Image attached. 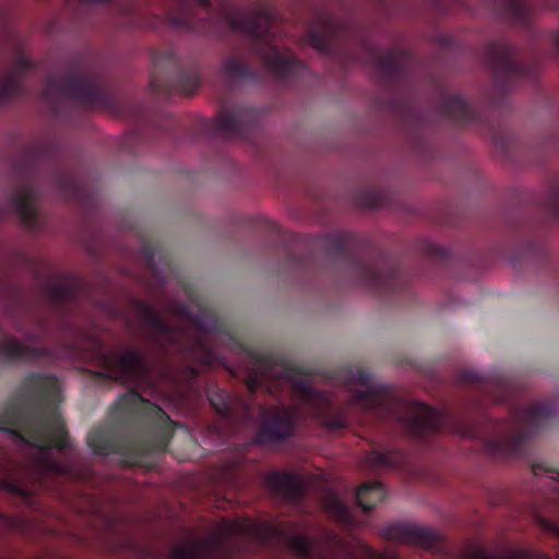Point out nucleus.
Segmentation results:
<instances>
[{
    "instance_id": "nucleus-1",
    "label": "nucleus",
    "mask_w": 559,
    "mask_h": 559,
    "mask_svg": "<svg viewBox=\"0 0 559 559\" xmlns=\"http://www.w3.org/2000/svg\"><path fill=\"white\" fill-rule=\"evenodd\" d=\"M60 383L56 376L28 372L14 395L0 411V430L23 444L41 452V466L56 477L72 478L76 473L72 464L50 456L52 449L72 453L64 420L58 413Z\"/></svg>"
},
{
    "instance_id": "nucleus-2",
    "label": "nucleus",
    "mask_w": 559,
    "mask_h": 559,
    "mask_svg": "<svg viewBox=\"0 0 559 559\" xmlns=\"http://www.w3.org/2000/svg\"><path fill=\"white\" fill-rule=\"evenodd\" d=\"M177 428L187 430L132 388L117 399L111 420L91 429L86 442L97 455L118 454L126 464L142 465L148 455L167 451Z\"/></svg>"
},
{
    "instance_id": "nucleus-3",
    "label": "nucleus",
    "mask_w": 559,
    "mask_h": 559,
    "mask_svg": "<svg viewBox=\"0 0 559 559\" xmlns=\"http://www.w3.org/2000/svg\"><path fill=\"white\" fill-rule=\"evenodd\" d=\"M347 380L365 386L354 390L352 403L379 421L395 425L408 437L425 440L429 436L450 431L465 439H478L481 436L478 423L457 418L448 411H440L420 401L409 402L389 384L371 382V376L364 367H350Z\"/></svg>"
},
{
    "instance_id": "nucleus-4",
    "label": "nucleus",
    "mask_w": 559,
    "mask_h": 559,
    "mask_svg": "<svg viewBox=\"0 0 559 559\" xmlns=\"http://www.w3.org/2000/svg\"><path fill=\"white\" fill-rule=\"evenodd\" d=\"M132 308L140 328L162 355H179L204 366H211L216 360L211 338L213 333H225V325L213 311L199 306V313L192 317L188 306L178 307V312L191 323L190 329L168 323L148 301L133 299Z\"/></svg>"
},
{
    "instance_id": "nucleus-5",
    "label": "nucleus",
    "mask_w": 559,
    "mask_h": 559,
    "mask_svg": "<svg viewBox=\"0 0 559 559\" xmlns=\"http://www.w3.org/2000/svg\"><path fill=\"white\" fill-rule=\"evenodd\" d=\"M45 170L49 171L52 185L64 199L80 204H87L91 200V190L87 185L75 173L63 169L57 164L51 145L44 142L35 143L14 162L13 176L16 187L8 197L9 205L28 228L37 226L35 203Z\"/></svg>"
},
{
    "instance_id": "nucleus-6",
    "label": "nucleus",
    "mask_w": 559,
    "mask_h": 559,
    "mask_svg": "<svg viewBox=\"0 0 559 559\" xmlns=\"http://www.w3.org/2000/svg\"><path fill=\"white\" fill-rule=\"evenodd\" d=\"M309 247H319L325 257L338 264L348 281L378 295L402 292L408 285L407 275L388 254L373 260L365 257L367 239L352 231L324 235Z\"/></svg>"
},
{
    "instance_id": "nucleus-7",
    "label": "nucleus",
    "mask_w": 559,
    "mask_h": 559,
    "mask_svg": "<svg viewBox=\"0 0 559 559\" xmlns=\"http://www.w3.org/2000/svg\"><path fill=\"white\" fill-rule=\"evenodd\" d=\"M211 406L230 429L248 425L253 420L254 411L259 414V426L252 443L273 445L287 442L297 432V418L293 409L285 406L265 407L252 400L233 395L223 389L209 391Z\"/></svg>"
},
{
    "instance_id": "nucleus-8",
    "label": "nucleus",
    "mask_w": 559,
    "mask_h": 559,
    "mask_svg": "<svg viewBox=\"0 0 559 559\" xmlns=\"http://www.w3.org/2000/svg\"><path fill=\"white\" fill-rule=\"evenodd\" d=\"M274 15L265 7L253 8L227 15L228 26L243 34L250 46V55L274 74L281 83H289L305 75L308 67L290 51H282L274 39Z\"/></svg>"
},
{
    "instance_id": "nucleus-9",
    "label": "nucleus",
    "mask_w": 559,
    "mask_h": 559,
    "mask_svg": "<svg viewBox=\"0 0 559 559\" xmlns=\"http://www.w3.org/2000/svg\"><path fill=\"white\" fill-rule=\"evenodd\" d=\"M43 99L55 114L64 103L83 108H109L114 95L104 75L93 70H71L63 75H50L44 86Z\"/></svg>"
},
{
    "instance_id": "nucleus-10",
    "label": "nucleus",
    "mask_w": 559,
    "mask_h": 559,
    "mask_svg": "<svg viewBox=\"0 0 559 559\" xmlns=\"http://www.w3.org/2000/svg\"><path fill=\"white\" fill-rule=\"evenodd\" d=\"M509 414L512 423L510 431L484 442L486 452L493 457L522 455L525 441L549 424L556 415V407L554 401L549 400L528 407L512 406Z\"/></svg>"
},
{
    "instance_id": "nucleus-11",
    "label": "nucleus",
    "mask_w": 559,
    "mask_h": 559,
    "mask_svg": "<svg viewBox=\"0 0 559 559\" xmlns=\"http://www.w3.org/2000/svg\"><path fill=\"white\" fill-rule=\"evenodd\" d=\"M95 364L102 368L94 376L100 380L116 381L124 385H139L150 378V365L144 353L135 348L109 349L98 338L92 352Z\"/></svg>"
},
{
    "instance_id": "nucleus-12",
    "label": "nucleus",
    "mask_w": 559,
    "mask_h": 559,
    "mask_svg": "<svg viewBox=\"0 0 559 559\" xmlns=\"http://www.w3.org/2000/svg\"><path fill=\"white\" fill-rule=\"evenodd\" d=\"M150 87L158 97L170 98L175 94L191 96L200 86L197 64H183L173 49L155 52Z\"/></svg>"
},
{
    "instance_id": "nucleus-13",
    "label": "nucleus",
    "mask_w": 559,
    "mask_h": 559,
    "mask_svg": "<svg viewBox=\"0 0 559 559\" xmlns=\"http://www.w3.org/2000/svg\"><path fill=\"white\" fill-rule=\"evenodd\" d=\"M485 59L493 78V86L500 93H508L520 80L532 79L536 73V64L522 62L515 49L506 40L489 43Z\"/></svg>"
},
{
    "instance_id": "nucleus-14",
    "label": "nucleus",
    "mask_w": 559,
    "mask_h": 559,
    "mask_svg": "<svg viewBox=\"0 0 559 559\" xmlns=\"http://www.w3.org/2000/svg\"><path fill=\"white\" fill-rule=\"evenodd\" d=\"M260 112L243 105L225 106L217 117L204 123V130L223 139L245 140L257 128Z\"/></svg>"
},
{
    "instance_id": "nucleus-15",
    "label": "nucleus",
    "mask_w": 559,
    "mask_h": 559,
    "mask_svg": "<svg viewBox=\"0 0 559 559\" xmlns=\"http://www.w3.org/2000/svg\"><path fill=\"white\" fill-rule=\"evenodd\" d=\"M372 66L388 86L407 82L416 66L415 56L407 49L395 47L388 51L370 50Z\"/></svg>"
},
{
    "instance_id": "nucleus-16",
    "label": "nucleus",
    "mask_w": 559,
    "mask_h": 559,
    "mask_svg": "<svg viewBox=\"0 0 559 559\" xmlns=\"http://www.w3.org/2000/svg\"><path fill=\"white\" fill-rule=\"evenodd\" d=\"M459 382L474 384L476 386V399L474 406L483 411L486 402L508 403L514 388L513 382L500 374L484 377L475 370H462L457 376Z\"/></svg>"
},
{
    "instance_id": "nucleus-17",
    "label": "nucleus",
    "mask_w": 559,
    "mask_h": 559,
    "mask_svg": "<svg viewBox=\"0 0 559 559\" xmlns=\"http://www.w3.org/2000/svg\"><path fill=\"white\" fill-rule=\"evenodd\" d=\"M293 388L300 400L310 405L314 413L321 417L323 426L336 432L347 427V417L343 411H331V401L324 391L314 389L306 378H296Z\"/></svg>"
},
{
    "instance_id": "nucleus-18",
    "label": "nucleus",
    "mask_w": 559,
    "mask_h": 559,
    "mask_svg": "<svg viewBox=\"0 0 559 559\" xmlns=\"http://www.w3.org/2000/svg\"><path fill=\"white\" fill-rule=\"evenodd\" d=\"M210 0H175L174 8L167 10V22L177 29L202 33L212 15Z\"/></svg>"
},
{
    "instance_id": "nucleus-19",
    "label": "nucleus",
    "mask_w": 559,
    "mask_h": 559,
    "mask_svg": "<svg viewBox=\"0 0 559 559\" xmlns=\"http://www.w3.org/2000/svg\"><path fill=\"white\" fill-rule=\"evenodd\" d=\"M80 293L81 282L76 278L47 285L45 294L51 314L58 321V329L68 330L73 328L71 308L78 302Z\"/></svg>"
},
{
    "instance_id": "nucleus-20",
    "label": "nucleus",
    "mask_w": 559,
    "mask_h": 559,
    "mask_svg": "<svg viewBox=\"0 0 559 559\" xmlns=\"http://www.w3.org/2000/svg\"><path fill=\"white\" fill-rule=\"evenodd\" d=\"M382 535L390 542H397L438 552L443 547V540L429 528L408 523H392L383 527Z\"/></svg>"
},
{
    "instance_id": "nucleus-21",
    "label": "nucleus",
    "mask_w": 559,
    "mask_h": 559,
    "mask_svg": "<svg viewBox=\"0 0 559 559\" xmlns=\"http://www.w3.org/2000/svg\"><path fill=\"white\" fill-rule=\"evenodd\" d=\"M264 484L267 488L294 503L301 502L308 490L305 479L290 472H271L266 475Z\"/></svg>"
},
{
    "instance_id": "nucleus-22",
    "label": "nucleus",
    "mask_w": 559,
    "mask_h": 559,
    "mask_svg": "<svg viewBox=\"0 0 559 559\" xmlns=\"http://www.w3.org/2000/svg\"><path fill=\"white\" fill-rule=\"evenodd\" d=\"M48 347H33L22 344L15 336H8L0 342V367L20 362H32L49 357Z\"/></svg>"
},
{
    "instance_id": "nucleus-23",
    "label": "nucleus",
    "mask_w": 559,
    "mask_h": 559,
    "mask_svg": "<svg viewBox=\"0 0 559 559\" xmlns=\"http://www.w3.org/2000/svg\"><path fill=\"white\" fill-rule=\"evenodd\" d=\"M438 107L442 116L457 124H474L481 121L480 114L459 94L442 92Z\"/></svg>"
},
{
    "instance_id": "nucleus-24",
    "label": "nucleus",
    "mask_w": 559,
    "mask_h": 559,
    "mask_svg": "<svg viewBox=\"0 0 559 559\" xmlns=\"http://www.w3.org/2000/svg\"><path fill=\"white\" fill-rule=\"evenodd\" d=\"M32 67V61L23 53H19L12 68L0 74V104L10 102L22 94L24 74Z\"/></svg>"
},
{
    "instance_id": "nucleus-25",
    "label": "nucleus",
    "mask_w": 559,
    "mask_h": 559,
    "mask_svg": "<svg viewBox=\"0 0 559 559\" xmlns=\"http://www.w3.org/2000/svg\"><path fill=\"white\" fill-rule=\"evenodd\" d=\"M498 15L514 25L528 27L534 17L532 0H495Z\"/></svg>"
},
{
    "instance_id": "nucleus-26",
    "label": "nucleus",
    "mask_w": 559,
    "mask_h": 559,
    "mask_svg": "<svg viewBox=\"0 0 559 559\" xmlns=\"http://www.w3.org/2000/svg\"><path fill=\"white\" fill-rule=\"evenodd\" d=\"M336 25L330 17H323L318 26H309L307 39L319 52L329 55L333 50Z\"/></svg>"
},
{
    "instance_id": "nucleus-27",
    "label": "nucleus",
    "mask_w": 559,
    "mask_h": 559,
    "mask_svg": "<svg viewBox=\"0 0 559 559\" xmlns=\"http://www.w3.org/2000/svg\"><path fill=\"white\" fill-rule=\"evenodd\" d=\"M222 74L230 82H259L262 73L248 66L247 61L238 56L227 57L222 64Z\"/></svg>"
},
{
    "instance_id": "nucleus-28",
    "label": "nucleus",
    "mask_w": 559,
    "mask_h": 559,
    "mask_svg": "<svg viewBox=\"0 0 559 559\" xmlns=\"http://www.w3.org/2000/svg\"><path fill=\"white\" fill-rule=\"evenodd\" d=\"M461 559H551L544 552H535L526 549H510L503 554L493 555L486 549L472 545L469 549L461 552Z\"/></svg>"
},
{
    "instance_id": "nucleus-29",
    "label": "nucleus",
    "mask_w": 559,
    "mask_h": 559,
    "mask_svg": "<svg viewBox=\"0 0 559 559\" xmlns=\"http://www.w3.org/2000/svg\"><path fill=\"white\" fill-rule=\"evenodd\" d=\"M385 496V490L380 481H367L356 491V500L364 512H369L379 504Z\"/></svg>"
},
{
    "instance_id": "nucleus-30",
    "label": "nucleus",
    "mask_w": 559,
    "mask_h": 559,
    "mask_svg": "<svg viewBox=\"0 0 559 559\" xmlns=\"http://www.w3.org/2000/svg\"><path fill=\"white\" fill-rule=\"evenodd\" d=\"M257 368H254L246 379L248 391L253 394L264 385L265 379L272 371L273 359L269 355H255Z\"/></svg>"
},
{
    "instance_id": "nucleus-31",
    "label": "nucleus",
    "mask_w": 559,
    "mask_h": 559,
    "mask_svg": "<svg viewBox=\"0 0 559 559\" xmlns=\"http://www.w3.org/2000/svg\"><path fill=\"white\" fill-rule=\"evenodd\" d=\"M326 512L340 523L350 525L354 516L349 507L334 491H329L323 501Z\"/></svg>"
},
{
    "instance_id": "nucleus-32",
    "label": "nucleus",
    "mask_w": 559,
    "mask_h": 559,
    "mask_svg": "<svg viewBox=\"0 0 559 559\" xmlns=\"http://www.w3.org/2000/svg\"><path fill=\"white\" fill-rule=\"evenodd\" d=\"M402 459L400 453H386L372 450L367 453L366 463L374 469H390L399 467L402 463Z\"/></svg>"
},
{
    "instance_id": "nucleus-33",
    "label": "nucleus",
    "mask_w": 559,
    "mask_h": 559,
    "mask_svg": "<svg viewBox=\"0 0 559 559\" xmlns=\"http://www.w3.org/2000/svg\"><path fill=\"white\" fill-rule=\"evenodd\" d=\"M389 193L381 188H370L362 190L358 194L357 199V203L361 207L366 209L385 207L389 205Z\"/></svg>"
},
{
    "instance_id": "nucleus-34",
    "label": "nucleus",
    "mask_w": 559,
    "mask_h": 559,
    "mask_svg": "<svg viewBox=\"0 0 559 559\" xmlns=\"http://www.w3.org/2000/svg\"><path fill=\"white\" fill-rule=\"evenodd\" d=\"M50 318H40L37 320L38 331L26 330L23 325L16 328V331L24 335L25 340L29 343H37L43 337L49 335L52 331V323Z\"/></svg>"
},
{
    "instance_id": "nucleus-35",
    "label": "nucleus",
    "mask_w": 559,
    "mask_h": 559,
    "mask_svg": "<svg viewBox=\"0 0 559 559\" xmlns=\"http://www.w3.org/2000/svg\"><path fill=\"white\" fill-rule=\"evenodd\" d=\"M155 247L151 245L147 240H143L140 249V257L143 260L147 270L151 271L156 277H158L162 281V275L155 262Z\"/></svg>"
},
{
    "instance_id": "nucleus-36",
    "label": "nucleus",
    "mask_w": 559,
    "mask_h": 559,
    "mask_svg": "<svg viewBox=\"0 0 559 559\" xmlns=\"http://www.w3.org/2000/svg\"><path fill=\"white\" fill-rule=\"evenodd\" d=\"M545 205L548 214L559 222V183H554L547 193Z\"/></svg>"
},
{
    "instance_id": "nucleus-37",
    "label": "nucleus",
    "mask_w": 559,
    "mask_h": 559,
    "mask_svg": "<svg viewBox=\"0 0 559 559\" xmlns=\"http://www.w3.org/2000/svg\"><path fill=\"white\" fill-rule=\"evenodd\" d=\"M0 491L10 492L24 499L29 498V492L26 488L15 480L5 477L0 478Z\"/></svg>"
},
{
    "instance_id": "nucleus-38",
    "label": "nucleus",
    "mask_w": 559,
    "mask_h": 559,
    "mask_svg": "<svg viewBox=\"0 0 559 559\" xmlns=\"http://www.w3.org/2000/svg\"><path fill=\"white\" fill-rule=\"evenodd\" d=\"M534 521L540 531L559 538V523L545 518L538 512L534 513Z\"/></svg>"
},
{
    "instance_id": "nucleus-39",
    "label": "nucleus",
    "mask_w": 559,
    "mask_h": 559,
    "mask_svg": "<svg viewBox=\"0 0 559 559\" xmlns=\"http://www.w3.org/2000/svg\"><path fill=\"white\" fill-rule=\"evenodd\" d=\"M424 251L433 260L448 261L450 259V252L445 248L430 241L425 242Z\"/></svg>"
},
{
    "instance_id": "nucleus-40",
    "label": "nucleus",
    "mask_w": 559,
    "mask_h": 559,
    "mask_svg": "<svg viewBox=\"0 0 559 559\" xmlns=\"http://www.w3.org/2000/svg\"><path fill=\"white\" fill-rule=\"evenodd\" d=\"M287 258L289 266L294 270L310 271L314 263L311 255L296 257L292 253H288Z\"/></svg>"
},
{
    "instance_id": "nucleus-41",
    "label": "nucleus",
    "mask_w": 559,
    "mask_h": 559,
    "mask_svg": "<svg viewBox=\"0 0 559 559\" xmlns=\"http://www.w3.org/2000/svg\"><path fill=\"white\" fill-rule=\"evenodd\" d=\"M200 371L198 367L192 365H187L183 367L181 374L179 376L180 380L186 382L188 386H192L194 381L199 378Z\"/></svg>"
},
{
    "instance_id": "nucleus-42",
    "label": "nucleus",
    "mask_w": 559,
    "mask_h": 559,
    "mask_svg": "<svg viewBox=\"0 0 559 559\" xmlns=\"http://www.w3.org/2000/svg\"><path fill=\"white\" fill-rule=\"evenodd\" d=\"M366 559H400V556L392 551H385L381 554L376 550H372L371 548H367Z\"/></svg>"
},
{
    "instance_id": "nucleus-43",
    "label": "nucleus",
    "mask_w": 559,
    "mask_h": 559,
    "mask_svg": "<svg viewBox=\"0 0 559 559\" xmlns=\"http://www.w3.org/2000/svg\"><path fill=\"white\" fill-rule=\"evenodd\" d=\"M551 43L557 52L559 53V32L551 34Z\"/></svg>"
},
{
    "instance_id": "nucleus-44",
    "label": "nucleus",
    "mask_w": 559,
    "mask_h": 559,
    "mask_svg": "<svg viewBox=\"0 0 559 559\" xmlns=\"http://www.w3.org/2000/svg\"><path fill=\"white\" fill-rule=\"evenodd\" d=\"M134 106H135V111H136L134 114V116L135 117L142 116V114L144 112V106L142 104H139V103L134 104Z\"/></svg>"
},
{
    "instance_id": "nucleus-45",
    "label": "nucleus",
    "mask_w": 559,
    "mask_h": 559,
    "mask_svg": "<svg viewBox=\"0 0 559 559\" xmlns=\"http://www.w3.org/2000/svg\"><path fill=\"white\" fill-rule=\"evenodd\" d=\"M80 4H88V3H103L107 2L108 0H76Z\"/></svg>"
},
{
    "instance_id": "nucleus-46",
    "label": "nucleus",
    "mask_w": 559,
    "mask_h": 559,
    "mask_svg": "<svg viewBox=\"0 0 559 559\" xmlns=\"http://www.w3.org/2000/svg\"><path fill=\"white\" fill-rule=\"evenodd\" d=\"M11 287L3 281H0V300L2 299V293L4 290H10Z\"/></svg>"
},
{
    "instance_id": "nucleus-47",
    "label": "nucleus",
    "mask_w": 559,
    "mask_h": 559,
    "mask_svg": "<svg viewBox=\"0 0 559 559\" xmlns=\"http://www.w3.org/2000/svg\"><path fill=\"white\" fill-rule=\"evenodd\" d=\"M547 7L550 9H559V0H548Z\"/></svg>"
},
{
    "instance_id": "nucleus-48",
    "label": "nucleus",
    "mask_w": 559,
    "mask_h": 559,
    "mask_svg": "<svg viewBox=\"0 0 559 559\" xmlns=\"http://www.w3.org/2000/svg\"><path fill=\"white\" fill-rule=\"evenodd\" d=\"M495 142H496V143H499V144H500V145H502V146L504 145L503 139H502V138H500V136H498V135H497V136H495Z\"/></svg>"
},
{
    "instance_id": "nucleus-49",
    "label": "nucleus",
    "mask_w": 559,
    "mask_h": 559,
    "mask_svg": "<svg viewBox=\"0 0 559 559\" xmlns=\"http://www.w3.org/2000/svg\"><path fill=\"white\" fill-rule=\"evenodd\" d=\"M127 326H128V329H129L130 331H132L133 326H132V324H131V322H130V321H127Z\"/></svg>"
},
{
    "instance_id": "nucleus-50",
    "label": "nucleus",
    "mask_w": 559,
    "mask_h": 559,
    "mask_svg": "<svg viewBox=\"0 0 559 559\" xmlns=\"http://www.w3.org/2000/svg\"><path fill=\"white\" fill-rule=\"evenodd\" d=\"M166 267H167L169 271H171V265H170L169 261H167V262H166Z\"/></svg>"
}]
</instances>
